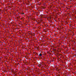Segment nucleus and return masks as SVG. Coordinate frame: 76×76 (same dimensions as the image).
<instances>
[{
    "mask_svg": "<svg viewBox=\"0 0 76 76\" xmlns=\"http://www.w3.org/2000/svg\"><path fill=\"white\" fill-rule=\"evenodd\" d=\"M39 56H40V57H41V56H42V54L40 53L39 55Z\"/></svg>",
    "mask_w": 76,
    "mask_h": 76,
    "instance_id": "obj_1",
    "label": "nucleus"
},
{
    "mask_svg": "<svg viewBox=\"0 0 76 76\" xmlns=\"http://www.w3.org/2000/svg\"><path fill=\"white\" fill-rule=\"evenodd\" d=\"M41 66V64H40V66Z\"/></svg>",
    "mask_w": 76,
    "mask_h": 76,
    "instance_id": "obj_2",
    "label": "nucleus"
},
{
    "mask_svg": "<svg viewBox=\"0 0 76 76\" xmlns=\"http://www.w3.org/2000/svg\"><path fill=\"white\" fill-rule=\"evenodd\" d=\"M23 14H24V13H23Z\"/></svg>",
    "mask_w": 76,
    "mask_h": 76,
    "instance_id": "obj_3",
    "label": "nucleus"
},
{
    "mask_svg": "<svg viewBox=\"0 0 76 76\" xmlns=\"http://www.w3.org/2000/svg\"><path fill=\"white\" fill-rule=\"evenodd\" d=\"M41 16H42V15H41Z\"/></svg>",
    "mask_w": 76,
    "mask_h": 76,
    "instance_id": "obj_4",
    "label": "nucleus"
}]
</instances>
